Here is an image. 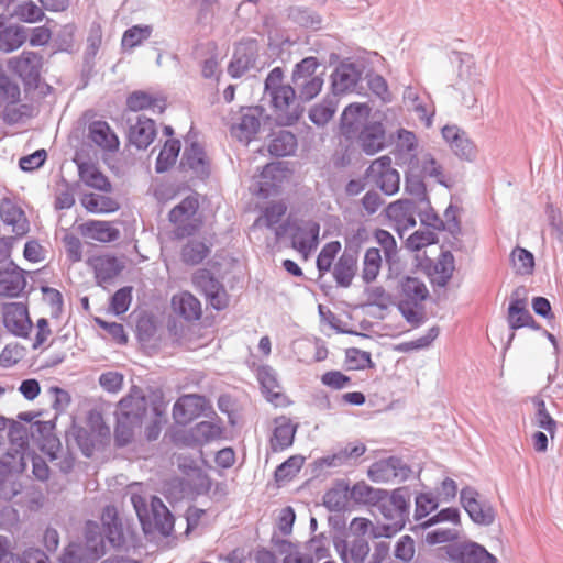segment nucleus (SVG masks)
Masks as SVG:
<instances>
[{
    "instance_id": "obj_1",
    "label": "nucleus",
    "mask_w": 563,
    "mask_h": 563,
    "mask_svg": "<svg viewBox=\"0 0 563 563\" xmlns=\"http://www.w3.org/2000/svg\"><path fill=\"white\" fill-rule=\"evenodd\" d=\"M101 523L87 521L85 528L86 547L95 558L104 555L106 542L114 549H123L130 537V530L123 526L114 506L104 507Z\"/></svg>"
},
{
    "instance_id": "obj_2",
    "label": "nucleus",
    "mask_w": 563,
    "mask_h": 563,
    "mask_svg": "<svg viewBox=\"0 0 563 563\" xmlns=\"http://www.w3.org/2000/svg\"><path fill=\"white\" fill-rule=\"evenodd\" d=\"M131 503L145 533L158 532L165 537L172 533L174 517L161 498L151 496L147 501L145 497L133 494Z\"/></svg>"
},
{
    "instance_id": "obj_3",
    "label": "nucleus",
    "mask_w": 563,
    "mask_h": 563,
    "mask_svg": "<svg viewBox=\"0 0 563 563\" xmlns=\"http://www.w3.org/2000/svg\"><path fill=\"white\" fill-rule=\"evenodd\" d=\"M429 290L426 284L417 277H405L399 285L398 310L412 327L423 323V301Z\"/></svg>"
},
{
    "instance_id": "obj_4",
    "label": "nucleus",
    "mask_w": 563,
    "mask_h": 563,
    "mask_svg": "<svg viewBox=\"0 0 563 563\" xmlns=\"http://www.w3.org/2000/svg\"><path fill=\"white\" fill-rule=\"evenodd\" d=\"M378 512L388 526L399 527V531L406 526L409 517V496L406 488H397L389 494L387 490L383 494L375 506Z\"/></svg>"
},
{
    "instance_id": "obj_5",
    "label": "nucleus",
    "mask_w": 563,
    "mask_h": 563,
    "mask_svg": "<svg viewBox=\"0 0 563 563\" xmlns=\"http://www.w3.org/2000/svg\"><path fill=\"white\" fill-rule=\"evenodd\" d=\"M269 97L279 125L287 126L298 122L305 108L296 96V89L292 86L287 85L286 88H280L279 91H275Z\"/></svg>"
},
{
    "instance_id": "obj_6",
    "label": "nucleus",
    "mask_w": 563,
    "mask_h": 563,
    "mask_svg": "<svg viewBox=\"0 0 563 563\" xmlns=\"http://www.w3.org/2000/svg\"><path fill=\"white\" fill-rule=\"evenodd\" d=\"M265 110L263 107H246L232 119L230 133L239 142L249 144L260 131Z\"/></svg>"
},
{
    "instance_id": "obj_7",
    "label": "nucleus",
    "mask_w": 563,
    "mask_h": 563,
    "mask_svg": "<svg viewBox=\"0 0 563 563\" xmlns=\"http://www.w3.org/2000/svg\"><path fill=\"white\" fill-rule=\"evenodd\" d=\"M507 322L512 331L509 336V342L515 338V331L521 328H531L533 330H541L528 310L527 290L525 287L516 288L510 296V302L507 311Z\"/></svg>"
},
{
    "instance_id": "obj_8",
    "label": "nucleus",
    "mask_w": 563,
    "mask_h": 563,
    "mask_svg": "<svg viewBox=\"0 0 563 563\" xmlns=\"http://www.w3.org/2000/svg\"><path fill=\"white\" fill-rule=\"evenodd\" d=\"M460 503L474 523L485 527L494 523L495 509L486 499L481 498L474 487L465 486L461 489Z\"/></svg>"
},
{
    "instance_id": "obj_9",
    "label": "nucleus",
    "mask_w": 563,
    "mask_h": 563,
    "mask_svg": "<svg viewBox=\"0 0 563 563\" xmlns=\"http://www.w3.org/2000/svg\"><path fill=\"white\" fill-rule=\"evenodd\" d=\"M366 176L385 195L393 196L399 190L400 175L397 169L391 167V158L388 155L373 161L366 170Z\"/></svg>"
},
{
    "instance_id": "obj_10",
    "label": "nucleus",
    "mask_w": 563,
    "mask_h": 563,
    "mask_svg": "<svg viewBox=\"0 0 563 563\" xmlns=\"http://www.w3.org/2000/svg\"><path fill=\"white\" fill-rule=\"evenodd\" d=\"M410 472V467L401 459L390 456L373 463L368 467L367 476L375 483L401 482L409 477Z\"/></svg>"
},
{
    "instance_id": "obj_11",
    "label": "nucleus",
    "mask_w": 563,
    "mask_h": 563,
    "mask_svg": "<svg viewBox=\"0 0 563 563\" xmlns=\"http://www.w3.org/2000/svg\"><path fill=\"white\" fill-rule=\"evenodd\" d=\"M42 66V55L32 51H24L20 56L14 57L9 62L10 69L30 87L37 86Z\"/></svg>"
},
{
    "instance_id": "obj_12",
    "label": "nucleus",
    "mask_w": 563,
    "mask_h": 563,
    "mask_svg": "<svg viewBox=\"0 0 563 563\" xmlns=\"http://www.w3.org/2000/svg\"><path fill=\"white\" fill-rule=\"evenodd\" d=\"M148 402L143 391L133 386L125 397L119 404L115 412L117 417L125 418L137 426H141L147 413Z\"/></svg>"
},
{
    "instance_id": "obj_13",
    "label": "nucleus",
    "mask_w": 563,
    "mask_h": 563,
    "mask_svg": "<svg viewBox=\"0 0 563 563\" xmlns=\"http://www.w3.org/2000/svg\"><path fill=\"white\" fill-rule=\"evenodd\" d=\"M446 553L457 563H497L493 554L473 541L451 544Z\"/></svg>"
},
{
    "instance_id": "obj_14",
    "label": "nucleus",
    "mask_w": 563,
    "mask_h": 563,
    "mask_svg": "<svg viewBox=\"0 0 563 563\" xmlns=\"http://www.w3.org/2000/svg\"><path fill=\"white\" fill-rule=\"evenodd\" d=\"M320 225L313 220L303 221L291 228V245L299 253L307 256L319 244Z\"/></svg>"
},
{
    "instance_id": "obj_15",
    "label": "nucleus",
    "mask_w": 563,
    "mask_h": 563,
    "mask_svg": "<svg viewBox=\"0 0 563 563\" xmlns=\"http://www.w3.org/2000/svg\"><path fill=\"white\" fill-rule=\"evenodd\" d=\"M333 545L343 563H365L371 550L364 537H354L351 540L336 537Z\"/></svg>"
},
{
    "instance_id": "obj_16",
    "label": "nucleus",
    "mask_w": 563,
    "mask_h": 563,
    "mask_svg": "<svg viewBox=\"0 0 563 563\" xmlns=\"http://www.w3.org/2000/svg\"><path fill=\"white\" fill-rule=\"evenodd\" d=\"M26 287L25 271L10 261L0 268V297L16 298Z\"/></svg>"
},
{
    "instance_id": "obj_17",
    "label": "nucleus",
    "mask_w": 563,
    "mask_h": 563,
    "mask_svg": "<svg viewBox=\"0 0 563 563\" xmlns=\"http://www.w3.org/2000/svg\"><path fill=\"white\" fill-rule=\"evenodd\" d=\"M371 108L366 103H351L342 112L341 132L347 139L355 137L367 123Z\"/></svg>"
},
{
    "instance_id": "obj_18",
    "label": "nucleus",
    "mask_w": 563,
    "mask_h": 563,
    "mask_svg": "<svg viewBox=\"0 0 563 563\" xmlns=\"http://www.w3.org/2000/svg\"><path fill=\"white\" fill-rule=\"evenodd\" d=\"M3 323L14 335L26 338L32 329L27 308L22 302H11L3 308Z\"/></svg>"
},
{
    "instance_id": "obj_19",
    "label": "nucleus",
    "mask_w": 563,
    "mask_h": 563,
    "mask_svg": "<svg viewBox=\"0 0 563 563\" xmlns=\"http://www.w3.org/2000/svg\"><path fill=\"white\" fill-rule=\"evenodd\" d=\"M206 399L202 396L184 395L174 404L173 418L176 423L186 426L199 417L205 409Z\"/></svg>"
},
{
    "instance_id": "obj_20",
    "label": "nucleus",
    "mask_w": 563,
    "mask_h": 563,
    "mask_svg": "<svg viewBox=\"0 0 563 563\" xmlns=\"http://www.w3.org/2000/svg\"><path fill=\"white\" fill-rule=\"evenodd\" d=\"M357 251L345 247L332 269L333 278L339 287L349 288L352 285L357 272Z\"/></svg>"
},
{
    "instance_id": "obj_21",
    "label": "nucleus",
    "mask_w": 563,
    "mask_h": 563,
    "mask_svg": "<svg viewBox=\"0 0 563 563\" xmlns=\"http://www.w3.org/2000/svg\"><path fill=\"white\" fill-rule=\"evenodd\" d=\"M256 59L257 46L254 42L239 44L228 66L229 75L233 78L242 77L247 70L255 67Z\"/></svg>"
},
{
    "instance_id": "obj_22",
    "label": "nucleus",
    "mask_w": 563,
    "mask_h": 563,
    "mask_svg": "<svg viewBox=\"0 0 563 563\" xmlns=\"http://www.w3.org/2000/svg\"><path fill=\"white\" fill-rule=\"evenodd\" d=\"M442 136L460 158L472 161L475 157L476 146L467 134L456 125H445L442 128Z\"/></svg>"
},
{
    "instance_id": "obj_23",
    "label": "nucleus",
    "mask_w": 563,
    "mask_h": 563,
    "mask_svg": "<svg viewBox=\"0 0 563 563\" xmlns=\"http://www.w3.org/2000/svg\"><path fill=\"white\" fill-rule=\"evenodd\" d=\"M357 141L362 151L367 155H374L382 151L386 144V132L383 123L369 122L357 134Z\"/></svg>"
},
{
    "instance_id": "obj_24",
    "label": "nucleus",
    "mask_w": 563,
    "mask_h": 563,
    "mask_svg": "<svg viewBox=\"0 0 563 563\" xmlns=\"http://www.w3.org/2000/svg\"><path fill=\"white\" fill-rule=\"evenodd\" d=\"M418 212L419 205L411 199L397 200L391 202L386 209L387 217L405 230L416 225Z\"/></svg>"
},
{
    "instance_id": "obj_25",
    "label": "nucleus",
    "mask_w": 563,
    "mask_h": 563,
    "mask_svg": "<svg viewBox=\"0 0 563 563\" xmlns=\"http://www.w3.org/2000/svg\"><path fill=\"white\" fill-rule=\"evenodd\" d=\"M27 40V29L18 24H7L0 15V52L10 53L20 48Z\"/></svg>"
},
{
    "instance_id": "obj_26",
    "label": "nucleus",
    "mask_w": 563,
    "mask_h": 563,
    "mask_svg": "<svg viewBox=\"0 0 563 563\" xmlns=\"http://www.w3.org/2000/svg\"><path fill=\"white\" fill-rule=\"evenodd\" d=\"M156 136L155 121L139 115L135 124L130 126L129 142L139 150L147 148Z\"/></svg>"
},
{
    "instance_id": "obj_27",
    "label": "nucleus",
    "mask_w": 563,
    "mask_h": 563,
    "mask_svg": "<svg viewBox=\"0 0 563 563\" xmlns=\"http://www.w3.org/2000/svg\"><path fill=\"white\" fill-rule=\"evenodd\" d=\"M89 264L95 272L98 284H104L115 278L124 268L119 258L110 255H99L89 260Z\"/></svg>"
},
{
    "instance_id": "obj_28",
    "label": "nucleus",
    "mask_w": 563,
    "mask_h": 563,
    "mask_svg": "<svg viewBox=\"0 0 563 563\" xmlns=\"http://www.w3.org/2000/svg\"><path fill=\"white\" fill-rule=\"evenodd\" d=\"M89 139L104 151L119 148V139L106 121H92L88 126Z\"/></svg>"
},
{
    "instance_id": "obj_29",
    "label": "nucleus",
    "mask_w": 563,
    "mask_h": 563,
    "mask_svg": "<svg viewBox=\"0 0 563 563\" xmlns=\"http://www.w3.org/2000/svg\"><path fill=\"white\" fill-rule=\"evenodd\" d=\"M366 452V446L364 443H349L344 448L340 449L338 452L323 456L320 459V466L327 467H339L342 465L350 464L352 461H356Z\"/></svg>"
},
{
    "instance_id": "obj_30",
    "label": "nucleus",
    "mask_w": 563,
    "mask_h": 563,
    "mask_svg": "<svg viewBox=\"0 0 563 563\" xmlns=\"http://www.w3.org/2000/svg\"><path fill=\"white\" fill-rule=\"evenodd\" d=\"M81 234L85 238L109 243L120 238V231L107 221H88L80 225Z\"/></svg>"
},
{
    "instance_id": "obj_31",
    "label": "nucleus",
    "mask_w": 563,
    "mask_h": 563,
    "mask_svg": "<svg viewBox=\"0 0 563 563\" xmlns=\"http://www.w3.org/2000/svg\"><path fill=\"white\" fill-rule=\"evenodd\" d=\"M360 79V73L352 64L339 66L332 74V89L334 95L353 91Z\"/></svg>"
},
{
    "instance_id": "obj_32",
    "label": "nucleus",
    "mask_w": 563,
    "mask_h": 563,
    "mask_svg": "<svg viewBox=\"0 0 563 563\" xmlns=\"http://www.w3.org/2000/svg\"><path fill=\"white\" fill-rule=\"evenodd\" d=\"M172 307L176 314L187 321L199 320L201 317L200 301L190 292H181L172 298Z\"/></svg>"
},
{
    "instance_id": "obj_33",
    "label": "nucleus",
    "mask_w": 563,
    "mask_h": 563,
    "mask_svg": "<svg viewBox=\"0 0 563 563\" xmlns=\"http://www.w3.org/2000/svg\"><path fill=\"white\" fill-rule=\"evenodd\" d=\"M181 164L199 176H206L209 174V164L206 153L202 146L197 142H192L185 148Z\"/></svg>"
},
{
    "instance_id": "obj_34",
    "label": "nucleus",
    "mask_w": 563,
    "mask_h": 563,
    "mask_svg": "<svg viewBox=\"0 0 563 563\" xmlns=\"http://www.w3.org/2000/svg\"><path fill=\"white\" fill-rule=\"evenodd\" d=\"M257 378L267 400L276 406L282 405L285 396L280 391L275 372L269 366H263L258 369Z\"/></svg>"
},
{
    "instance_id": "obj_35",
    "label": "nucleus",
    "mask_w": 563,
    "mask_h": 563,
    "mask_svg": "<svg viewBox=\"0 0 563 563\" xmlns=\"http://www.w3.org/2000/svg\"><path fill=\"white\" fill-rule=\"evenodd\" d=\"M276 427L271 439V448L274 452L283 451L289 448L295 438L296 427L289 419L280 417L276 419Z\"/></svg>"
},
{
    "instance_id": "obj_36",
    "label": "nucleus",
    "mask_w": 563,
    "mask_h": 563,
    "mask_svg": "<svg viewBox=\"0 0 563 563\" xmlns=\"http://www.w3.org/2000/svg\"><path fill=\"white\" fill-rule=\"evenodd\" d=\"M296 135L287 130H280L273 134L268 145V152L276 157L292 155L297 150Z\"/></svg>"
},
{
    "instance_id": "obj_37",
    "label": "nucleus",
    "mask_w": 563,
    "mask_h": 563,
    "mask_svg": "<svg viewBox=\"0 0 563 563\" xmlns=\"http://www.w3.org/2000/svg\"><path fill=\"white\" fill-rule=\"evenodd\" d=\"M129 110L137 112L144 109H152L154 112L163 113L165 100L155 98L145 91H134L126 99Z\"/></svg>"
},
{
    "instance_id": "obj_38",
    "label": "nucleus",
    "mask_w": 563,
    "mask_h": 563,
    "mask_svg": "<svg viewBox=\"0 0 563 563\" xmlns=\"http://www.w3.org/2000/svg\"><path fill=\"white\" fill-rule=\"evenodd\" d=\"M78 169L80 179L88 187L106 192L111 190L110 181L93 164L82 163Z\"/></svg>"
},
{
    "instance_id": "obj_39",
    "label": "nucleus",
    "mask_w": 563,
    "mask_h": 563,
    "mask_svg": "<svg viewBox=\"0 0 563 563\" xmlns=\"http://www.w3.org/2000/svg\"><path fill=\"white\" fill-rule=\"evenodd\" d=\"M338 101L334 97H325L309 111V119L318 126L325 125L334 115Z\"/></svg>"
},
{
    "instance_id": "obj_40",
    "label": "nucleus",
    "mask_w": 563,
    "mask_h": 563,
    "mask_svg": "<svg viewBox=\"0 0 563 563\" xmlns=\"http://www.w3.org/2000/svg\"><path fill=\"white\" fill-rule=\"evenodd\" d=\"M382 267V255L377 247H369L364 255L362 279L364 283L369 284L374 282Z\"/></svg>"
},
{
    "instance_id": "obj_41",
    "label": "nucleus",
    "mask_w": 563,
    "mask_h": 563,
    "mask_svg": "<svg viewBox=\"0 0 563 563\" xmlns=\"http://www.w3.org/2000/svg\"><path fill=\"white\" fill-rule=\"evenodd\" d=\"M180 151V142L178 140H167L161 150L155 169L157 173L168 170L175 163Z\"/></svg>"
},
{
    "instance_id": "obj_42",
    "label": "nucleus",
    "mask_w": 563,
    "mask_h": 563,
    "mask_svg": "<svg viewBox=\"0 0 563 563\" xmlns=\"http://www.w3.org/2000/svg\"><path fill=\"white\" fill-rule=\"evenodd\" d=\"M455 269L454 256L451 252H442L434 264V282L439 286H446Z\"/></svg>"
},
{
    "instance_id": "obj_43",
    "label": "nucleus",
    "mask_w": 563,
    "mask_h": 563,
    "mask_svg": "<svg viewBox=\"0 0 563 563\" xmlns=\"http://www.w3.org/2000/svg\"><path fill=\"white\" fill-rule=\"evenodd\" d=\"M198 207L199 203L196 198L190 196L186 197L169 211V221L179 225L188 221L196 213Z\"/></svg>"
},
{
    "instance_id": "obj_44",
    "label": "nucleus",
    "mask_w": 563,
    "mask_h": 563,
    "mask_svg": "<svg viewBox=\"0 0 563 563\" xmlns=\"http://www.w3.org/2000/svg\"><path fill=\"white\" fill-rule=\"evenodd\" d=\"M385 492V489L374 488L364 482H358L352 487L351 496L355 501L367 504L375 508Z\"/></svg>"
},
{
    "instance_id": "obj_45",
    "label": "nucleus",
    "mask_w": 563,
    "mask_h": 563,
    "mask_svg": "<svg viewBox=\"0 0 563 563\" xmlns=\"http://www.w3.org/2000/svg\"><path fill=\"white\" fill-rule=\"evenodd\" d=\"M289 18L303 27L319 29L321 16L313 10L303 7H294L289 10Z\"/></svg>"
},
{
    "instance_id": "obj_46",
    "label": "nucleus",
    "mask_w": 563,
    "mask_h": 563,
    "mask_svg": "<svg viewBox=\"0 0 563 563\" xmlns=\"http://www.w3.org/2000/svg\"><path fill=\"white\" fill-rule=\"evenodd\" d=\"M418 162L420 165V173L422 177L434 178L437 183L443 186H448L442 166L435 161V158L431 154H423Z\"/></svg>"
},
{
    "instance_id": "obj_47",
    "label": "nucleus",
    "mask_w": 563,
    "mask_h": 563,
    "mask_svg": "<svg viewBox=\"0 0 563 563\" xmlns=\"http://www.w3.org/2000/svg\"><path fill=\"white\" fill-rule=\"evenodd\" d=\"M405 190L409 195L417 198L418 205H423L426 208L429 207V199L427 197L426 185L421 175L408 173L405 179Z\"/></svg>"
},
{
    "instance_id": "obj_48",
    "label": "nucleus",
    "mask_w": 563,
    "mask_h": 563,
    "mask_svg": "<svg viewBox=\"0 0 563 563\" xmlns=\"http://www.w3.org/2000/svg\"><path fill=\"white\" fill-rule=\"evenodd\" d=\"M209 254L208 246L200 241H189L181 251V258L186 264L197 265Z\"/></svg>"
},
{
    "instance_id": "obj_49",
    "label": "nucleus",
    "mask_w": 563,
    "mask_h": 563,
    "mask_svg": "<svg viewBox=\"0 0 563 563\" xmlns=\"http://www.w3.org/2000/svg\"><path fill=\"white\" fill-rule=\"evenodd\" d=\"M292 84L295 89L298 90L299 101L308 102L320 93L323 86V79L321 77H316Z\"/></svg>"
},
{
    "instance_id": "obj_50",
    "label": "nucleus",
    "mask_w": 563,
    "mask_h": 563,
    "mask_svg": "<svg viewBox=\"0 0 563 563\" xmlns=\"http://www.w3.org/2000/svg\"><path fill=\"white\" fill-rule=\"evenodd\" d=\"M47 556L38 549H26L21 555L10 550L1 559V563H47Z\"/></svg>"
},
{
    "instance_id": "obj_51",
    "label": "nucleus",
    "mask_w": 563,
    "mask_h": 563,
    "mask_svg": "<svg viewBox=\"0 0 563 563\" xmlns=\"http://www.w3.org/2000/svg\"><path fill=\"white\" fill-rule=\"evenodd\" d=\"M43 10V7H38L33 1L21 2L14 9V16L23 22L35 23L43 20L45 15Z\"/></svg>"
},
{
    "instance_id": "obj_52",
    "label": "nucleus",
    "mask_w": 563,
    "mask_h": 563,
    "mask_svg": "<svg viewBox=\"0 0 563 563\" xmlns=\"http://www.w3.org/2000/svg\"><path fill=\"white\" fill-rule=\"evenodd\" d=\"M131 421H128L125 418L117 417V424L114 428V442L119 448H123L132 442L134 438V430L140 428Z\"/></svg>"
},
{
    "instance_id": "obj_53",
    "label": "nucleus",
    "mask_w": 563,
    "mask_h": 563,
    "mask_svg": "<svg viewBox=\"0 0 563 563\" xmlns=\"http://www.w3.org/2000/svg\"><path fill=\"white\" fill-rule=\"evenodd\" d=\"M152 34L150 25H134L128 29L122 36V46L124 48H134L147 40Z\"/></svg>"
},
{
    "instance_id": "obj_54",
    "label": "nucleus",
    "mask_w": 563,
    "mask_h": 563,
    "mask_svg": "<svg viewBox=\"0 0 563 563\" xmlns=\"http://www.w3.org/2000/svg\"><path fill=\"white\" fill-rule=\"evenodd\" d=\"M319 66V62L316 57H306L298 64H296L295 69L292 71L291 80L292 82H298L300 80H307L310 78L318 77L314 75L317 68Z\"/></svg>"
},
{
    "instance_id": "obj_55",
    "label": "nucleus",
    "mask_w": 563,
    "mask_h": 563,
    "mask_svg": "<svg viewBox=\"0 0 563 563\" xmlns=\"http://www.w3.org/2000/svg\"><path fill=\"white\" fill-rule=\"evenodd\" d=\"M192 283L199 290L203 292L205 296L214 289H219V286L222 285L217 278H214L210 271L206 268L198 269L194 274Z\"/></svg>"
},
{
    "instance_id": "obj_56",
    "label": "nucleus",
    "mask_w": 563,
    "mask_h": 563,
    "mask_svg": "<svg viewBox=\"0 0 563 563\" xmlns=\"http://www.w3.org/2000/svg\"><path fill=\"white\" fill-rule=\"evenodd\" d=\"M222 434V428L212 421H201L194 428V435L197 440L210 442L219 439Z\"/></svg>"
},
{
    "instance_id": "obj_57",
    "label": "nucleus",
    "mask_w": 563,
    "mask_h": 563,
    "mask_svg": "<svg viewBox=\"0 0 563 563\" xmlns=\"http://www.w3.org/2000/svg\"><path fill=\"white\" fill-rule=\"evenodd\" d=\"M537 412H536V424L548 431L551 437H553V433L556 428V421L550 416V413L547 410L545 402L541 398H536L533 400Z\"/></svg>"
},
{
    "instance_id": "obj_58",
    "label": "nucleus",
    "mask_w": 563,
    "mask_h": 563,
    "mask_svg": "<svg viewBox=\"0 0 563 563\" xmlns=\"http://www.w3.org/2000/svg\"><path fill=\"white\" fill-rule=\"evenodd\" d=\"M460 527L438 528L427 533L426 541L432 545L453 542L460 538Z\"/></svg>"
},
{
    "instance_id": "obj_59",
    "label": "nucleus",
    "mask_w": 563,
    "mask_h": 563,
    "mask_svg": "<svg viewBox=\"0 0 563 563\" xmlns=\"http://www.w3.org/2000/svg\"><path fill=\"white\" fill-rule=\"evenodd\" d=\"M375 239L384 250L386 261L388 263H393L397 255V244L395 238L388 231L377 229L375 232Z\"/></svg>"
},
{
    "instance_id": "obj_60",
    "label": "nucleus",
    "mask_w": 563,
    "mask_h": 563,
    "mask_svg": "<svg viewBox=\"0 0 563 563\" xmlns=\"http://www.w3.org/2000/svg\"><path fill=\"white\" fill-rule=\"evenodd\" d=\"M302 459L300 456H290L275 471V478L277 482L285 481L286 478L295 476L301 468Z\"/></svg>"
},
{
    "instance_id": "obj_61",
    "label": "nucleus",
    "mask_w": 563,
    "mask_h": 563,
    "mask_svg": "<svg viewBox=\"0 0 563 563\" xmlns=\"http://www.w3.org/2000/svg\"><path fill=\"white\" fill-rule=\"evenodd\" d=\"M415 541L409 534L401 536L396 542L395 558L402 562H410L415 556Z\"/></svg>"
},
{
    "instance_id": "obj_62",
    "label": "nucleus",
    "mask_w": 563,
    "mask_h": 563,
    "mask_svg": "<svg viewBox=\"0 0 563 563\" xmlns=\"http://www.w3.org/2000/svg\"><path fill=\"white\" fill-rule=\"evenodd\" d=\"M20 100V87L8 77L0 78V102L15 104Z\"/></svg>"
},
{
    "instance_id": "obj_63",
    "label": "nucleus",
    "mask_w": 563,
    "mask_h": 563,
    "mask_svg": "<svg viewBox=\"0 0 563 563\" xmlns=\"http://www.w3.org/2000/svg\"><path fill=\"white\" fill-rule=\"evenodd\" d=\"M132 288L123 287L114 292L111 298V310L115 314H122L128 311L132 300Z\"/></svg>"
},
{
    "instance_id": "obj_64",
    "label": "nucleus",
    "mask_w": 563,
    "mask_h": 563,
    "mask_svg": "<svg viewBox=\"0 0 563 563\" xmlns=\"http://www.w3.org/2000/svg\"><path fill=\"white\" fill-rule=\"evenodd\" d=\"M511 258L520 273H530L534 266L532 253L523 247L517 246L511 253Z\"/></svg>"
}]
</instances>
